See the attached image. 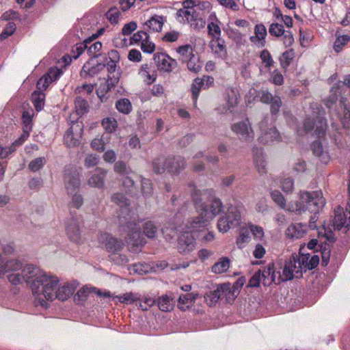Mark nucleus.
I'll return each mask as SVG.
<instances>
[{
    "label": "nucleus",
    "mask_w": 350,
    "mask_h": 350,
    "mask_svg": "<svg viewBox=\"0 0 350 350\" xmlns=\"http://www.w3.org/2000/svg\"><path fill=\"white\" fill-rule=\"evenodd\" d=\"M22 269V273H11L8 276L9 282L13 285L22 284L24 281L29 285H31L32 280L36 277V273L31 272L38 269V267L33 265H26L23 267V263L18 259H5L0 254V278L11 271H17Z\"/></svg>",
    "instance_id": "obj_1"
},
{
    "label": "nucleus",
    "mask_w": 350,
    "mask_h": 350,
    "mask_svg": "<svg viewBox=\"0 0 350 350\" xmlns=\"http://www.w3.org/2000/svg\"><path fill=\"white\" fill-rule=\"evenodd\" d=\"M33 272V269H31ZM36 277L32 280L31 288L32 293L34 295H43L44 297L48 301H53L55 299V291L57 286L59 282L56 275H53L43 270L38 269L34 270Z\"/></svg>",
    "instance_id": "obj_2"
},
{
    "label": "nucleus",
    "mask_w": 350,
    "mask_h": 350,
    "mask_svg": "<svg viewBox=\"0 0 350 350\" xmlns=\"http://www.w3.org/2000/svg\"><path fill=\"white\" fill-rule=\"evenodd\" d=\"M299 200V202H296L295 208L293 210L297 214H301V212L306 211L317 214L325 204V200L321 190L300 191Z\"/></svg>",
    "instance_id": "obj_3"
},
{
    "label": "nucleus",
    "mask_w": 350,
    "mask_h": 350,
    "mask_svg": "<svg viewBox=\"0 0 350 350\" xmlns=\"http://www.w3.org/2000/svg\"><path fill=\"white\" fill-rule=\"evenodd\" d=\"M224 206L219 198H213L209 204H202L199 211V215L193 219L191 226L193 228L205 226L217 215L223 213Z\"/></svg>",
    "instance_id": "obj_4"
},
{
    "label": "nucleus",
    "mask_w": 350,
    "mask_h": 350,
    "mask_svg": "<svg viewBox=\"0 0 350 350\" xmlns=\"http://www.w3.org/2000/svg\"><path fill=\"white\" fill-rule=\"evenodd\" d=\"M311 108L313 110V117L306 118L304 128L306 133L314 131L315 135L321 137L325 135L327 127V120L324 117L325 111L317 103H312Z\"/></svg>",
    "instance_id": "obj_5"
},
{
    "label": "nucleus",
    "mask_w": 350,
    "mask_h": 350,
    "mask_svg": "<svg viewBox=\"0 0 350 350\" xmlns=\"http://www.w3.org/2000/svg\"><path fill=\"white\" fill-rule=\"evenodd\" d=\"M176 15L182 18L180 22L189 24L194 30L199 31L205 27L206 21L202 17L199 8H183L177 11Z\"/></svg>",
    "instance_id": "obj_6"
},
{
    "label": "nucleus",
    "mask_w": 350,
    "mask_h": 350,
    "mask_svg": "<svg viewBox=\"0 0 350 350\" xmlns=\"http://www.w3.org/2000/svg\"><path fill=\"white\" fill-rule=\"evenodd\" d=\"M299 256L293 254L288 260L286 261L282 271V275L279 273L278 282L292 280L294 277L299 278L302 276L301 265L298 264Z\"/></svg>",
    "instance_id": "obj_7"
},
{
    "label": "nucleus",
    "mask_w": 350,
    "mask_h": 350,
    "mask_svg": "<svg viewBox=\"0 0 350 350\" xmlns=\"http://www.w3.org/2000/svg\"><path fill=\"white\" fill-rule=\"evenodd\" d=\"M139 220H130L126 222L124 226V230L128 233L127 243L131 245V250L133 252L137 251L139 247L144 245L143 239L140 237Z\"/></svg>",
    "instance_id": "obj_8"
},
{
    "label": "nucleus",
    "mask_w": 350,
    "mask_h": 350,
    "mask_svg": "<svg viewBox=\"0 0 350 350\" xmlns=\"http://www.w3.org/2000/svg\"><path fill=\"white\" fill-rule=\"evenodd\" d=\"M64 183L68 194H74L79 189L80 175L75 167L68 166L66 167L64 174Z\"/></svg>",
    "instance_id": "obj_9"
},
{
    "label": "nucleus",
    "mask_w": 350,
    "mask_h": 350,
    "mask_svg": "<svg viewBox=\"0 0 350 350\" xmlns=\"http://www.w3.org/2000/svg\"><path fill=\"white\" fill-rule=\"evenodd\" d=\"M231 130L241 142H250L254 138V133L248 119L234 123Z\"/></svg>",
    "instance_id": "obj_10"
},
{
    "label": "nucleus",
    "mask_w": 350,
    "mask_h": 350,
    "mask_svg": "<svg viewBox=\"0 0 350 350\" xmlns=\"http://www.w3.org/2000/svg\"><path fill=\"white\" fill-rule=\"evenodd\" d=\"M83 132V125L81 122H73L71 126L64 135V144L68 147H76L80 144V139Z\"/></svg>",
    "instance_id": "obj_11"
},
{
    "label": "nucleus",
    "mask_w": 350,
    "mask_h": 350,
    "mask_svg": "<svg viewBox=\"0 0 350 350\" xmlns=\"http://www.w3.org/2000/svg\"><path fill=\"white\" fill-rule=\"evenodd\" d=\"M268 118L265 117L259 123L261 133L258 140L264 144L278 142L280 139V134L275 126L268 127Z\"/></svg>",
    "instance_id": "obj_12"
},
{
    "label": "nucleus",
    "mask_w": 350,
    "mask_h": 350,
    "mask_svg": "<svg viewBox=\"0 0 350 350\" xmlns=\"http://www.w3.org/2000/svg\"><path fill=\"white\" fill-rule=\"evenodd\" d=\"M157 68L163 72H170L178 65L177 62L163 53H157L153 58Z\"/></svg>",
    "instance_id": "obj_13"
},
{
    "label": "nucleus",
    "mask_w": 350,
    "mask_h": 350,
    "mask_svg": "<svg viewBox=\"0 0 350 350\" xmlns=\"http://www.w3.org/2000/svg\"><path fill=\"white\" fill-rule=\"evenodd\" d=\"M196 248V241L191 232H184L178 239V250L180 253L187 254Z\"/></svg>",
    "instance_id": "obj_14"
},
{
    "label": "nucleus",
    "mask_w": 350,
    "mask_h": 350,
    "mask_svg": "<svg viewBox=\"0 0 350 350\" xmlns=\"http://www.w3.org/2000/svg\"><path fill=\"white\" fill-rule=\"evenodd\" d=\"M99 241L104 245L109 252L115 253L119 252L124 247L122 240L115 238L107 233L102 234L99 237Z\"/></svg>",
    "instance_id": "obj_15"
},
{
    "label": "nucleus",
    "mask_w": 350,
    "mask_h": 350,
    "mask_svg": "<svg viewBox=\"0 0 350 350\" xmlns=\"http://www.w3.org/2000/svg\"><path fill=\"white\" fill-rule=\"evenodd\" d=\"M23 124V133L13 142L14 148L12 150H16V147L22 145L25 141L28 138L29 133L32 129V118L28 112H24L22 116Z\"/></svg>",
    "instance_id": "obj_16"
},
{
    "label": "nucleus",
    "mask_w": 350,
    "mask_h": 350,
    "mask_svg": "<svg viewBox=\"0 0 350 350\" xmlns=\"http://www.w3.org/2000/svg\"><path fill=\"white\" fill-rule=\"evenodd\" d=\"M167 172L172 175H178L186 167V161L182 157H168Z\"/></svg>",
    "instance_id": "obj_17"
},
{
    "label": "nucleus",
    "mask_w": 350,
    "mask_h": 350,
    "mask_svg": "<svg viewBox=\"0 0 350 350\" xmlns=\"http://www.w3.org/2000/svg\"><path fill=\"white\" fill-rule=\"evenodd\" d=\"M79 224V218L73 216H72L66 224V230L67 234L69 239L74 242H78L81 239V232Z\"/></svg>",
    "instance_id": "obj_18"
},
{
    "label": "nucleus",
    "mask_w": 350,
    "mask_h": 350,
    "mask_svg": "<svg viewBox=\"0 0 350 350\" xmlns=\"http://www.w3.org/2000/svg\"><path fill=\"white\" fill-rule=\"evenodd\" d=\"M105 67V64H92L91 61L87 62L82 67L80 72L81 77L83 78L94 77L100 72Z\"/></svg>",
    "instance_id": "obj_19"
},
{
    "label": "nucleus",
    "mask_w": 350,
    "mask_h": 350,
    "mask_svg": "<svg viewBox=\"0 0 350 350\" xmlns=\"http://www.w3.org/2000/svg\"><path fill=\"white\" fill-rule=\"evenodd\" d=\"M107 174L105 169L96 167L94 174L88 179V183L91 187L103 188L105 185V178Z\"/></svg>",
    "instance_id": "obj_20"
},
{
    "label": "nucleus",
    "mask_w": 350,
    "mask_h": 350,
    "mask_svg": "<svg viewBox=\"0 0 350 350\" xmlns=\"http://www.w3.org/2000/svg\"><path fill=\"white\" fill-rule=\"evenodd\" d=\"M107 67L109 75L108 79L106 82V91H110L111 88L114 87L119 81L120 74L119 72L116 73V63L113 62H109L107 64H105Z\"/></svg>",
    "instance_id": "obj_21"
},
{
    "label": "nucleus",
    "mask_w": 350,
    "mask_h": 350,
    "mask_svg": "<svg viewBox=\"0 0 350 350\" xmlns=\"http://www.w3.org/2000/svg\"><path fill=\"white\" fill-rule=\"evenodd\" d=\"M212 52L217 57L225 59L227 56V50L225 41L222 38L212 40L209 43Z\"/></svg>",
    "instance_id": "obj_22"
},
{
    "label": "nucleus",
    "mask_w": 350,
    "mask_h": 350,
    "mask_svg": "<svg viewBox=\"0 0 350 350\" xmlns=\"http://www.w3.org/2000/svg\"><path fill=\"white\" fill-rule=\"evenodd\" d=\"M307 231V226L301 223L293 224L286 230V235L292 239L301 238Z\"/></svg>",
    "instance_id": "obj_23"
},
{
    "label": "nucleus",
    "mask_w": 350,
    "mask_h": 350,
    "mask_svg": "<svg viewBox=\"0 0 350 350\" xmlns=\"http://www.w3.org/2000/svg\"><path fill=\"white\" fill-rule=\"evenodd\" d=\"M260 276L264 286H269L273 282L279 283L278 279L276 280V273L273 269V265L269 264L267 268L261 270Z\"/></svg>",
    "instance_id": "obj_24"
},
{
    "label": "nucleus",
    "mask_w": 350,
    "mask_h": 350,
    "mask_svg": "<svg viewBox=\"0 0 350 350\" xmlns=\"http://www.w3.org/2000/svg\"><path fill=\"white\" fill-rule=\"evenodd\" d=\"M311 149L313 154L319 158L320 161L323 163H327L329 160L327 152L324 151L321 142L316 140L311 145Z\"/></svg>",
    "instance_id": "obj_25"
},
{
    "label": "nucleus",
    "mask_w": 350,
    "mask_h": 350,
    "mask_svg": "<svg viewBox=\"0 0 350 350\" xmlns=\"http://www.w3.org/2000/svg\"><path fill=\"white\" fill-rule=\"evenodd\" d=\"M75 288L70 284H65L59 286L55 291V299H58L60 301L68 299L74 293Z\"/></svg>",
    "instance_id": "obj_26"
},
{
    "label": "nucleus",
    "mask_w": 350,
    "mask_h": 350,
    "mask_svg": "<svg viewBox=\"0 0 350 350\" xmlns=\"http://www.w3.org/2000/svg\"><path fill=\"white\" fill-rule=\"evenodd\" d=\"M224 98L226 102L228 110L232 111L238 103L237 92L232 88H226Z\"/></svg>",
    "instance_id": "obj_27"
},
{
    "label": "nucleus",
    "mask_w": 350,
    "mask_h": 350,
    "mask_svg": "<svg viewBox=\"0 0 350 350\" xmlns=\"http://www.w3.org/2000/svg\"><path fill=\"white\" fill-rule=\"evenodd\" d=\"M254 159L256 167L258 172L261 174H265L267 172V163L261 150L256 149L254 150Z\"/></svg>",
    "instance_id": "obj_28"
},
{
    "label": "nucleus",
    "mask_w": 350,
    "mask_h": 350,
    "mask_svg": "<svg viewBox=\"0 0 350 350\" xmlns=\"http://www.w3.org/2000/svg\"><path fill=\"white\" fill-rule=\"evenodd\" d=\"M168 157H158L155 158L152 163L153 171L154 173L161 174L165 172V170H167V163Z\"/></svg>",
    "instance_id": "obj_29"
},
{
    "label": "nucleus",
    "mask_w": 350,
    "mask_h": 350,
    "mask_svg": "<svg viewBox=\"0 0 350 350\" xmlns=\"http://www.w3.org/2000/svg\"><path fill=\"white\" fill-rule=\"evenodd\" d=\"M159 226L152 221H147L143 224V233L148 239H155L158 234Z\"/></svg>",
    "instance_id": "obj_30"
},
{
    "label": "nucleus",
    "mask_w": 350,
    "mask_h": 350,
    "mask_svg": "<svg viewBox=\"0 0 350 350\" xmlns=\"http://www.w3.org/2000/svg\"><path fill=\"white\" fill-rule=\"evenodd\" d=\"M225 217L234 227L239 224L241 214L239 212L237 207L234 206H229Z\"/></svg>",
    "instance_id": "obj_31"
},
{
    "label": "nucleus",
    "mask_w": 350,
    "mask_h": 350,
    "mask_svg": "<svg viewBox=\"0 0 350 350\" xmlns=\"http://www.w3.org/2000/svg\"><path fill=\"white\" fill-rule=\"evenodd\" d=\"M157 306L163 312H168L173 309L174 303L167 295H163L157 299Z\"/></svg>",
    "instance_id": "obj_32"
},
{
    "label": "nucleus",
    "mask_w": 350,
    "mask_h": 350,
    "mask_svg": "<svg viewBox=\"0 0 350 350\" xmlns=\"http://www.w3.org/2000/svg\"><path fill=\"white\" fill-rule=\"evenodd\" d=\"M163 23V16L155 15L146 22L145 25L154 31H160L162 29Z\"/></svg>",
    "instance_id": "obj_33"
},
{
    "label": "nucleus",
    "mask_w": 350,
    "mask_h": 350,
    "mask_svg": "<svg viewBox=\"0 0 350 350\" xmlns=\"http://www.w3.org/2000/svg\"><path fill=\"white\" fill-rule=\"evenodd\" d=\"M204 79L196 78L191 85L192 98L194 104H196L199 93L202 89H205Z\"/></svg>",
    "instance_id": "obj_34"
},
{
    "label": "nucleus",
    "mask_w": 350,
    "mask_h": 350,
    "mask_svg": "<svg viewBox=\"0 0 350 350\" xmlns=\"http://www.w3.org/2000/svg\"><path fill=\"white\" fill-rule=\"evenodd\" d=\"M111 201L121 208L129 211L130 200L122 193H116L111 196Z\"/></svg>",
    "instance_id": "obj_35"
},
{
    "label": "nucleus",
    "mask_w": 350,
    "mask_h": 350,
    "mask_svg": "<svg viewBox=\"0 0 350 350\" xmlns=\"http://www.w3.org/2000/svg\"><path fill=\"white\" fill-rule=\"evenodd\" d=\"M177 53L180 55V60H181L182 62H185L194 56L193 48L190 44L179 46L177 49Z\"/></svg>",
    "instance_id": "obj_36"
},
{
    "label": "nucleus",
    "mask_w": 350,
    "mask_h": 350,
    "mask_svg": "<svg viewBox=\"0 0 350 350\" xmlns=\"http://www.w3.org/2000/svg\"><path fill=\"white\" fill-rule=\"evenodd\" d=\"M45 94L42 92L35 91L31 94V100L37 111H41L44 106Z\"/></svg>",
    "instance_id": "obj_37"
},
{
    "label": "nucleus",
    "mask_w": 350,
    "mask_h": 350,
    "mask_svg": "<svg viewBox=\"0 0 350 350\" xmlns=\"http://www.w3.org/2000/svg\"><path fill=\"white\" fill-rule=\"evenodd\" d=\"M230 267V259L223 257L212 267V271L215 273H221L226 271Z\"/></svg>",
    "instance_id": "obj_38"
},
{
    "label": "nucleus",
    "mask_w": 350,
    "mask_h": 350,
    "mask_svg": "<svg viewBox=\"0 0 350 350\" xmlns=\"http://www.w3.org/2000/svg\"><path fill=\"white\" fill-rule=\"evenodd\" d=\"M76 113L78 115L82 116L89 111V105L88 101L81 96H78L75 102Z\"/></svg>",
    "instance_id": "obj_39"
},
{
    "label": "nucleus",
    "mask_w": 350,
    "mask_h": 350,
    "mask_svg": "<svg viewBox=\"0 0 350 350\" xmlns=\"http://www.w3.org/2000/svg\"><path fill=\"white\" fill-rule=\"evenodd\" d=\"M254 33L257 36L258 43L261 47L265 44V37L267 34V29L263 24H257L254 27Z\"/></svg>",
    "instance_id": "obj_40"
},
{
    "label": "nucleus",
    "mask_w": 350,
    "mask_h": 350,
    "mask_svg": "<svg viewBox=\"0 0 350 350\" xmlns=\"http://www.w3.org/2000/svg\"><path fill=\"white\" fill-rule=\"evenodd\" d=\"M336 39L334 43V49L336 52L338 53L342 49V47L347 44L348 42L350 41V36L349 35H340L338 31L336 33Z\"/></svg>",
    "instance_id": "obj_41"
},
{
    "label": "nucleus",
    "mask_w": 350,
    "mask_h": 350,
    "mask_svg": "<svg viewBox=\"0 0 350 350\" xmlns=\"http://www.w3.org/2000/svg\"><path fill=\"white\" fill-rule=\"evenodd\" d=\"M116 107L124 114H129L132 111V105L128 98H121L116 101Z\"/></svg>",
    "instance_id": "obj_42"
},
{
    "label": "nucleus",
    "mask_w": 350,
    "mask_h": 350,
    "mask_svg": "<svg viewBox=\"0 0 350 350\" xmlns=\"http://www.w3.org/2000/svg\"><path fill=\"white\" fill-rule=\"evenodd\" d=\"M349 88H350V75H346L343 81H340L335 83L332 88V90H340V94H342L346 92Z\"/></svg>",
    "instance_id": "obj_43"
},
{
    "label": "nucleus",
    "mask_w": 350,
    "mask_h": 350,
    "mask_svg": "<svg viewBox=\"0 0 350 350\" xmlns=\"http://www.w3.org/2000/svg\"><path fill=\"white\" fill-rule=\"evenodd\" d=\"M295 57V53L293 49H291L288 51H284L282 56L280 57V62L281 66L283 68H286L291 64Z\"/></svg>",
    "instance_id": "obj_44"
},
{
    "label": "nucleus",
    "mask_w": 350,
    "mask_h": 350,
    "mask_svg": "<svg viewBox=\"0 0 350 350\" xmlns=\"http://www.w3.org/2000/svg\"><path fill=\"white\" fill-rule=\"evenodd\" d=\"M208 34L210 37L213 38V40L221 38V29L217 23L214 22H211L208 24L207 26Z\"/></svg>",
    "instance_id": "obj_45"
},
{
    "label": "nucleus",
    "mask_w": 350,
    "mask_h": 350,
    "mask_svg": "<svg viewBox=\"0 0 350 350\" xmlns=\"http://www.w3.org/2000/svg\"><path fill=\"white\" fill-rule=\"evenodd\" d=\"M116 298H118L121 303L126 304H130L139 300V297L138 295L131 292L126 293L122 295L116 296Z\"/></svg>",
    "instance_id": "obj_46"
},
{
    "label": "nucleus",
    "mask_w": 350,
    "mask_h": 350,
    "mask_svg": "<svg viewBox=\"0 0 350 350\" xmlns=\"http://www.w3.org/2000/svg\"><path fill=\"white\" fill-rule=\"evenodd\" d=\"M347 222V217L345 213H335L333 220V225L336 228L340 230L342 228L346 226Z\"/></svg>",
    "instance_id": "obj_47"
},
{
    "label": "nucleus",
    "mask_w": 350,
    "mask_h": 350,
    "mask_svg": "<svg viewBox=\"0 0 350 350\" xmlns=\"http://www.w3.org/2000/svg\"><path fill=\"white\" fill-rule=\"evenodd\" d=\"M304 248H300V250H299V261H298V264L301 265V268L303 269V271L304 272L307 271L308 270H310L309 269V267H310V262H309V260H310V254H305L302 252V250Z\"/></svg>",
    "instance_id": "obj_48"
},
{
    "label": "nucleus",
    "mask_w": 350,
    "mask_h": 350,
    "mask_svg": "<svg viewBox=\"0 0 350 350\" xmlns=\"http://www.w3.org/2000/svg\"><path fill=\"white\" fill-rule=\"evenodd\" d=\"M222 286H226V291H224L223 295L226 297L228 302L233 301L235 297L238 295L239 291L234 290L230 283L222 284Z\"/></svg>",
    "instance_id": "obj_49"
},
{
    "label": "nucleus",
    "mask_w": 350,
    "mask_h": 350,
    "mask_svg": "<svg viewBox=\"0 0 350 350\" xmlns=\"http://www.w3.org/2000/svg\"><path fill=\"white\" fill-rule=\"evenodd\" d=\"M285 31L284 26L278 23H271L269 28L270 35L275 37L282 36Z\"/></svg>",
    "instance_id": "obj_50"
},
{
    "label": "nucleus",
    "mask_w": 350,
    "mask_h": 350,
    "mask_svg": "<svg viewBox=\"0 0 350 350\" xmlns=\"http://www.w3.org/2000/svg\"><path fill=\"white\" fill-rule=\"evenodd\" d=\"M320 250L322 258L321 265L323 266H327L329 263L331 253L329 244L325 243L324 245H321Z\"/></svg>",
    "instance_id": "obj_51"
},
{
    "label": "nucleus",
    "mask_w": 350,
    "mask_h": 350,
    "mask_svg": "<svg viewBox=\"0 0 350 350\" xmlns=\"http://www.w3.org/2000/svg\"><path fill=\"white\" fill-rule=\"evenodd\" d=\"M114 170L116 172L122 175H129L132 170L130 167H127L124 161H118L114 164Z\"/></svg>",
    "instance_id": "obj_52"
},
{
    "label": "nucleus",
    "mask_w": 350,
    "mask_h": 350,
    "mask_svg": "<svg viewBox=\"0 0 350 350\" xmlns=\"http://www.w3.org/2000/svg\"><path fill=\"white\" fill-rule=\"evenodd\" d=\"M199 297L198 293L192 292L191 293H187L186 295H182L178 298L179 304H192L196 299Z\"/></svg>",
    "instance_id": "obj_53"
},
{
    "label": "nucleus",
    "mask_w": 350,
    "mask_h": 350,
    "mask_svg": "<svg viewBox=\"0 0 350 350\" xmlns=\"http://www.w3.org/2000/svg\"><path fill=\"white\" fill-rule=\"evenodd\" d=\"M271 197L272 200L281 208H284L286 205V200L283 195L278 191L274 190L271 192Z\"/></svg>",
    "instance_id": "obj_54"
},
{
    "label": "nucleus",
    "mask_w": 350,
    "mask_h": 350,
    "mask_svg": "<svg viewBox=\"0 0 350 350\" xmlns=\"http://www.w3.org/2000/svg\"><path fill=\"white\" fill-rule=\"evenodd\" d=\"M102 125L109 133L113 132L118 126L117 122L115 119L110 118H104L102 121Z\"/></svg>",
    "instance_id": "obj_55"
},
{
    "label": "nucleus",
    "mask_w": 350,
    "mask_h": 350,
    "mask_svg": "<svg viewBox=\"0 0 350 350\" xmlns=\"http://www.w3.org/2000/svg\"><path fill=\"white\" fill-rule=\"evenodd\" d=\"M185 62L187 64V68L194 73H198L201 70L202 66L198 62V59L194 56Z\"/></svg>",
    "instance_id": "obj_56"
},
{
    "label": "nucleus",
    "mask_w": 350,
    "mask_h": 350,
    "mask_svg": "<svg viewBox=\"0 0 350 350\" xmlns=\"http://www.w3.org/2000/svg\"><path fill=\"white\" fill-rule=\"evenodd\" d=\"M16 30V25L12 22H9L6 27L0 34V40H3L12 35Z\"/></svg>",
    "instance_id": "obj_57"
},
{
    "label": "nucleus",
    "mask_w": 350,
    "mask_h": 350,
    "mask_svg": "<svg viewBox=\"0 0 350 350\" xmlns=\"http://www.w3.org/2000/svg\"><path fill=\"white\" fill-rule=\"evenodd\" d=\"M260 57L262 60V62L264 64L265 68H269L272 66L273 60L268 50L264 49L260 53Z\"/></svg>",
    "instance_id": "obj_58"
},
{
    "label": "nucleus",
    "mask_w": 350,
    "mask_h": 350,
    "mask_svg": "<svg viewBox=\"0 0 350 350\" xmlns=\"http://www.w3.org/2000/svg\"><path fill=\"white\" fill-rule=\"evenodd\" d=\"M217 227L220 232H226L230 228L234 227L228 219L224 216L218 220Z\"/></svg>",
    "instance_id": "obj_59"
},
{
    "label": "nucleus",
    "mask_w": 350,
    "mask_h": 350,
    "mask_svg": "<svg viewBox=\"0 0 350 350\" xmlns=\"http://www.w3.org/2000/svg\"><path fill=\"white\" fill-rule=\"evenodd\" d=\"M99 159L98 155L88 154L85 158L84 165L88 168L94 167L98 163Z\"/></svg>",
    "instance_id": "obj_60"
},
{
    "label": "nucleus",
    "mask_w": 350,
    "mask_h": 350,
    "mask_svg": "<svg viewBox=\"0 0 350 350\" xmlns=\"http://www.w3.org/2000/svg\"><path fill=\"white\" fill-rule=\"evenodd\" d=\"M45 159L44 157H38L31 161L29 164V168L33 171L36 172L44 166Z\"/></svg>",
    "instance_id": "obj_61"
},
{
    "label": "nucleus",
    "mask_w": 350,
    "mask_h": 350,
    "mask_svg": "<svg viewBox=\"0 0 350 350\" xmlns=\"http://www.w3.org/2000/svg\"><path fill=\"white\" fill-rule=\"evenodd\" d=\"M62 73H63V72L61 69L54 67V68H51L49 70L46 76L47 77H49L50 82H53V81L57 80L59 78V77L62 75Z\"/></svg>",
    "instance_id": "obj_62"
},
{
    "label": "nucleus",
    "mask_w": 350,
    "mask_h": 350,
    "mask_svg": "<svg viewBox=\"0 0 350 350\" xmlns=\"http://www.w3.org/2000/svg\"><path fill=\"white\" fill-rule=\"evenodd\" d=\"M88 295V288H82L77 291L74 296L75 301L78 304H81L85 300H86Z\"/></svg>",
    "instance_id": "obj_63"
},
{
    "label": "nucleus",
    "mask_w": 350,
    "mask_h": 350,
    "mask_svg": "<svg viewBox=\"0 0 350 350\" xmlns=\"http://www.w3.org/2000/svg\"><path fill=\"white\" fill-rule=\"evenodd\" d=\"M119 11L116 8L109 9L106 13V17L111 23H117L119 18Z\"/></svg>",
    "instance_id": "obj_64"
}]
</instances>
